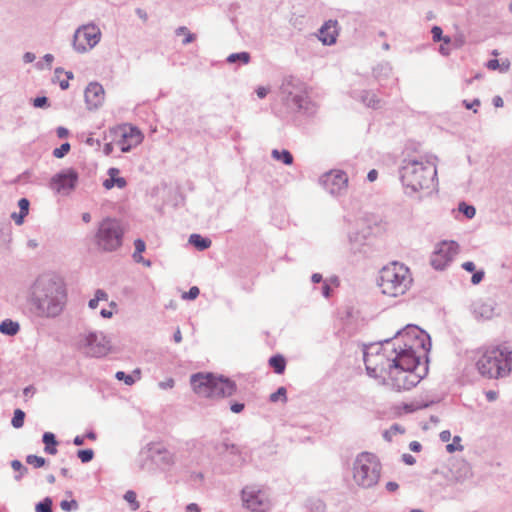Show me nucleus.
Returning <instances> with one entry per match:
<instances>
[{
  "label": "nucleus",
  "mask_w": 512,
  "mask_h": 512,
  "mask_svg": "<svg viewBox=\"0 0 512 512\" xmlns=\"http://www.w3.org/2000/svg\"><path fill=\"white\" fill-rule=\"evenodd\" d=\"M432 38L435 42L443 41L445 45L450 43V38L442 36V29L439 26H434L431 30Z\"/></svg>",
  "instance_id": "obj_31"
},
{
  "label": "nucleus",
  "mask_w": 512,
  "mask_h": 512,
  "mask_svg": "<svg viewBox=\"0 0 512 512\" xmlns=\"http://www.w3.org/2000/svg\"><path fill=\"white\" fill-rule=\"evenodd\" d=\"M18 330H19L18 323L14 322L10 319H6L0 324V331L3 334L12 336V335H15L18 332Z\"/></svg>",
  "instance_id": "obj_25"
},
{
  "label": "nucleus",
  "mask_w": 512,
  "mask_h": 512,
  "mask_svg": "<svg viewBox=\"0 0 512 512\" xmlns=\"http://www.w3.org/2000/svg\"><path fill=\"white\" fill-rule=\"evenodd\" d=\"M115 376L118 380H123L127 385H132L136 381L132 375H126L123 371H118Z\"/></svg>",
  "instance_id": "obj_43"
},
{
  "label": "nucleus",
  "mask_w": 512,
  "mask_h": 512,
  "mask_svg": "<svg viewBox=\"0 0 512 512\" xmlns=\"http://www.w3.org/2000/svg\"><path fill=\"white\" fill-rule=\"evenodd\" d=\"M363 102L368 107L377 108L379 107L380 100L377 98V96L374 93L366 92L365 95L362 97Z\"/></svg>",
  "instance_id": "obj_30"
},
{
  "label": "nucleus",
  "mask_w": 512,
  "mask_h": 512,
  "mask_svg": "<svg viewBox=\"0 0 512 512\" xmlns=\"http://www.w3.org/2000/svg\"><path fill=\"white\" fill-rule=\"evenodd\" d=\"M11 467L14 471L20 472V475L17 477V479H20L27 472V468L24 467L19 460H13L11 462Z\"/></svg>",
  "instance_id": "obj_44"
},
{
  "label": "nucleus",
  "mask_w": 512,
  "mask_h": 512,
  "mask_svg": "<svg viewBox=\"0 0 512 512\" xmlns=\"http://www.w3.org/2000/svg\"><path fill=\"white\" fill-rule=\"evenodd\" d=\"M227 61L229 63H235L241 61L243 64H247L250 61V55L247 52L234 53L228 56Z\"/></svg>",
  "instance_id": "obj_28"
},
{
  "label": "nucleus",
  "mask_w": 512,
  "mask_h": 512,
  "mask_svg": "<svg viewBox=\"0 0 512 512\" xmlns=\"http://www.w3.org/2000/svg\"><path fill=\"white\" fill-rule=\"evenodd\" d=\"M26 462L32 465L34 468H41L45 465L46 460L45 458L37 455H28L26 457Z\"/></svg>",
  "instance_id": "obj_33"
},
{
  "label": "nucleus",
  "mask_w": 512,
  "mask_h": 512,
  "mask_svg": "<svg viewBox=\"0 0 512 512\" xmlns=\"http://www.w3.org/2000/svg\"><path fill=\"white\" fill-rule=\"evenodd\" d=\"M269 365L277 374H282L286 368V360L282 355H275L269 359Z\"/></svg>",
  "instance_id": "obj_23"
},
{
  "label": "nucleus",
  "mask_w": 512,
  "mask_h": 512,
  "mask_svg": "<svg viewBox=\"0 0 512 512\" xmlns=\"http://www.w3.org/2000/svg\"><path fill=\"white\" fill-rule=\"evenodd\" d=\"M176 34L178 36H183L184 39L182 41L183 44H189L191 42H193L195 40V35L192 34L188 28L182 26V27H179L177 30H176Z\"/></svg>",
  "instance_id": "obj_27"
},
{
  "label": "nucleus",
  "mask_w": 512,
  "mask_h": 512,
  "mask_svg": "<svg viewBox=\"0 0 512 512\" xmlns=\"http://www.w3.org/2000/svg\"><path fill=\"white\" fill-rule=\"evenodd\" d=\"M486 66L489 70L500 69L501 71H507L509 68V62L503 63L501 66L497 59H492L487 62Z\"/></svg>",
  "instance_id": "obj_35"
},
{
  "label": "nucleus",
  "mask_w": 512,
  "mask_h": 512,
  "mask_svg": "<svg viewBox=\"0 0 512 512\" xmlns=\"http://www.w3.org/2000/svg\"><path fill=\"white\" fill-rule=\"evenodd\" d=\"M282 399L284 402L287 400L286 397V389L284 387L278 388V390L275 393H272L270 395L271 402H277L279 399Z\"/></svg>",
  "instance_id": "obj_41"
},
{
  "label": "nucleus",
  "mask_w": 512,
  "mask_h": 512,
  "mask_svg": "<svg viewBox=\"0 0 512 512\" xmlns=\"http://www.w3.org/2000/svg\"><path fill=\"white\" fill-rule=\"evenodd\" d=\"M435 175V167L430 162L423 160H407L401 170L403 185L414 192L429 188Z\"/></svg>",
  "instance_id": "obj_5"
},
{
  "label": "nucleus",
  "mask_w": 512,
  "mask_h": 512,
  "mask_svg": "<svg viewBox=\"0 0 512 512\" xmlns=\"http://www.w3.org/2000/svg\"><path fill=\"white\" fill-rule=\"evenodd\" d=\"M124 231L120 223L114 219H104L98 229L96 241L105 251H113L122 245Z\"/></svg>",
  "instance_id": "obj_8"
},
{
  "label": "nucleus",
  "mask_w": 512,
  "mask_h": 512,
  "mask_svg": "<svg viewBox=\"0 0 512 512\" xmlns=\"http://www.w3.org/2000/svg\"><path fill=\"white\" fill-rule=\"evenodd\" d=\"M486 397H487V399H488L489 401H494V400H496V398H497V392H495V391H488V392L486 393Z\"/></svg>",
  "instance_id": "obj_61"
},
{
  "label": "nucleus",
  "mask_w": 512,
  "mask_h": 512,
  "mask_svg": "<svg viewBox=\"0 0 512 512\" xmlns=\"http://www.w3.org/2000/svg\"><path fill=\"white\" fill-rule=\"evenodd\" d=\"M462 268L465 269L468 272H474L475 271V265L471 261L464 262L462 264Z\"/></svg>",
  "instance_id": "obj_51"
},
{
  "label": "nucleus",
  "mask_w": 512,
  "mask_h": 512,
  "mask_svg": "<svg viewBox=\"0 0 512 512\" xmlns=\"http://www.w3.org/2000/svg\"><path fill=\"white\" fill-rule=\"evenodd\" d=\"M459 211L462 212L467 218L471 219L475 216L476 210L473 206L464 202L459 204Z\"/></svg>",
  "instance_id": "obj_36"
},
{
  "label": "nucleus",
  "mask_w": 512,
  "mask_h": 512,
  "mask_svg": "<svg viewBox=\"0 0 512 512\" xmlns=\"http://www.w3.org/2000/svg\"><path fill=\"white\" fill-rule=\"evenodd\" d=\"M426 336L411 329L391 341L370 348L364 354L368 374L395 391L410 390L423 378L426 368L421 357L428 351Z\"/></svg>",
  "instance_id": "obj_1"
},
{
  "label": "nucleus",
  "mask_w": 512,
  "mask_h": 512,
  "mask_svg": "<svg viewBox=\"0 0 512 512\" xmlns=\"http://www.w3.org/2000/svg\"><path fill=\"white\" fill-rule=\"evenodd\" d=\"M474 314L479 319L489 320L494 317L495 310L491 304L479 302L474 306Z\"/></svg>",
  "instance_id": "obj_18"
},
{
  "label": "nucleus",
  "mask_w": 512,
  "mask_h": 512,
  "mask_svg": "<svg viewBox=\"0 0 512 512\" xmlns=\"http://www.w3.org/2000/svg\"><path fill=\"white\" fill-rule=\"evenodd\" d=\"M47 98L46 97H37L34 99V106L37 108H42L47 105Z\"/></svg>",
  "instance_id": "obj_47"
},
{
  "label": "nucleus",
  "mask_w": 512,
  "mask_h": 512,
  "mask_svg": "<svg viewBox=\"0 0 512 512\" xmlns=\"http://www.w3.org/2000/svg\"><path fill=\"white\" fill-rule=\"evenodd\" d=\"M159 386L162 389L172 388L174 386V380L172 378H169V379H167V380H165L163 382H160Z\"/></svg>",
  "instance_id": "obj_48"
},
{
  "label": "nucleus",
  "mask_w": 512,
  "mask_h": 512,
  "mask_svg": "<svg viewBox=\"0 0 512 512\" xmlns=\"http://www.w3.org/2000/svg\"><path fill=\"white\" fill-rule=\"evenodd\" d=\"M381 465L377 457L371 453L363 452L355 460L353 478L364 488L376 485L380 478Z\"/></svg>",
  "instance_id": "obj_7"
},
{
  "label": "nucleus",
  "mask_w": 512,
  "mask_h": 512,
  "mask_svg": "<svg viewBox=\"0 0 512 512\" xmlns=\"http://www.w3.org/2000/svg\"><path fill=\"white\" fill-rule=\"evenodd\" d=\"M338 36L337 22L329 20L319 30V40L325 45H332Z\"/></svg>",
  "instance_id": "obj_16"
},
{
  "label": "nucleus",
  "mask_w": 512,
  "mask_h": 512,
  "mask_svg": "<svg viewBox=\"0 0 512 512\" xmlns=\"http://www.w3.org/2000/svg\"><path fill=\"white\" fill-rule=\"evenodd\" d=\"M34 392H35V389H34V387H32V386H28V387H26V388L23 390V393H24V395H25L26 397H29V396L33 395V394H34Z\"/></svg>",
  "instance_id": "obj_60"
},
{
  "label": "nucleus",
  "mask_w": 512,
  "mask_h": 512,
  "mask_svg": "<svg viewBox=\"0 0 512 512\" xmlns=\"http://www.w3.org/2000/svg\"><path fill=\"white\" fill-rule=\"evenodd\" d=\"M272 156L273 158H275L276 160H281L283 161L286 165H290L292 164L293 162V156L292 154L287 151V150H283V151H278V150H273L272 151Z\"/></svg>",
  "instance_id": "obj_26"
},
{
  "label": "nucleus",
  "mask_w": 512,
  "mask_h": 512,
  "mask_svg": "<svg viewBox=\"0 0 512 512\" xmlns=\"http://www.w3.org/2000/svg\"><path fill=\"white\" fill-rule=\"evenodd\" d=\"M33 300L40 313L47 317L57 316L63 309L67 293L61 279L43 276L33 286Z\"/></svg>",
  "instance_id": "obj_2"
},
{
  "label": "nucleus",
  "mask_w": 512,
  "mask_h": 512,
  "mask_svg": "<svg viewBox=\"0 0 512 512\" xmlns=\"http://www.w3.org/2000/svg\"><path fill=\"white\" fill-rule=\"evenodd\" d=\"M440 439L443 441V442H449L450 439H451V433L450 431L448 430H444L440 433Z\"/></svg>",
  "instance_id": "obj_52"
},
{
  "label": "nucleus",
  "mask_w": 512,
  "mask_h": 512,
  "mask_svg": "<svg viewBox=\"0 0 512 512\" xmlns=\"http://www.w3.org/2000/svg\"><path fill=\"white\" fill-rule=\"evenodd\" d=\"M377 177H378V172L375 169L370 170L367 175V178L370 182L375 181L377 179Z\"/></svg>",
  "instance_id": "obj_56"
},
{
  "label": "nucleus",
  "mask_w": 512,
  "mask_h": 512,
  "mask_svg": "<svg viewBox=\"0 0 512 512\" xmlns=\"http://www.w3.org/2000/svg\"><path fill=\"white\" fill-rule=\"evenodd\" d=\"M95 298H97L99 301H107L108 295L103 290H97L95 294Z\"/></svg>",
  "instance_id": "obj_49"
},
{
  "label": "nucleus",
  "mask_w": 512,
  "mask_h": 512,
  "mask_svg": "<svg viewBox=\"0 0 512 512\" xmlns=\"http://www.w3.org/2000/svg\"><path fill=\"white\" fill-rule=\"evenodd\" d=\"M189 242L199 250H204L211 246V240L203 238L199 234H192L189 238Z\"/></svg>",
  "instance_id": "obj_24"
},
{
  "label": "nucleus",
  "mask_w": 512,
  "mask_h": 512,
  "mask_svg": "<svg viewBox=\"0 0 512 512\" xmlns=\"http://www.w3.org/2000/svg\"><path fill=\"white\" fill-rule=\"evenodd\" d=\"M244 409V404L234 403L231 405V411L234 413H240Z\"/></svg>",
  "instance_id": "obj_53"
},
{
  "label": "nucleus",
  "mask_w": 512,
  "mask_h": 512,
  "mask_svg": "<svg viewBox=\"0 0 512 512\" xmlns=\"http://www.w3.org/2000/svg\"><path fill=\"white\" fill-rule=\"evenodd\" d=\"M112 133L115 137V144L121 149L122 152L129 151L132 147L137 146L143 140V135L139 129L131 125H121Z\"/></svg>",
  "instance_id": "obj_9"
},
{
  "label": "nucleus",
  "mask_w": 512,
  "mask_h": 512,
  "mask_svg": "<svg viewBox=\"0 0 512 512\" xmlns=\"http://www.w3.org/2000/svg\"><path fill=\"white\" fill-rule=\"evenodd\" d=\"M25 413L21 409H16L11 421L14 428H21L24 425Z\"/></svg>",
  "instance_id": "obj_29"
},
{
  "label": "nucleus",
  "mask_w": 512,
  "mask_h": 512,
  "mask_svg": "<svg viewBox=\"0 0 512 512\" xmlns=\"http://www.w3.org/2000/svg\"><path fill=\"white\" fill-rule=\"evenodd\" d=\"M134 246H135V251L133 253V258L134 260L137 262V263H142L144 264L145 266L147 267H150L151 266V262L149 260H145L143 257H142V253L145 251L146 249V245H145V242L141 239H136L134 241Z\"/></svg>",
  "instance_id": "obj_19"
},
{
  "label": "nucleus",
  "mask_w": 512,
  "mask_h": 512,
  "mask_svg": "<svg viewBox=\"0 0 512 512\" xmlns=\"http://www.w3.org/2000/svg\"><path fill=\"white\" fill-rule=\"evenodd\" d=\"M409 448L410 450H412L413 452H419L422 448L421 444L417 441H412L410 444H409Z\"/></svg>",
  "instance_id": "obj_54"
},
{
  "label": "nucleus",
  "mask_w": 512,
  "mask_h": 512,
  "mask_svg": "<svg viewBox=\"0 0 512 512\" xmlns=\"http://www.w3.org/2000/svg\"><path fill=\"white\" fill-rule=\"evenodd\" d=\"M109 178L103 182V186L110 190L114 186L122 189L126 186V180L119 176V170L117 168H110L108 171Z\"/></svg>",
  "instance_id": "obj_17"
},
{
  "label": "nucleus",
  "mask_w": 512,
  "mask_h": 512,
  "mask_svg": "<svg viewBox=\"0 0 512 512\" xmlns=\"http://www.w3.org/2000/svg\"><path fill=\"white\" fill-rule=\"evenodd\" d=\"M174 341L176 343H180L182 341V335H181L180 329H177L176 332L174 333Z\"/></svg>",
  "instance_id": "obj_64"
},
{
  "label": "nucleus",
  "mask_w": 512,
  "mask_h": 512,
  "mask_svg": "<svg viewBox=\"0 0 512 512\" xmlns=\"http://www.w3.org/2000/svg\"><path fill=\"white\" fill-rule=\"evenodd\" d=\"M18 205H19V208H20V213L19 214H16V213H13L11 215L12 219L15 221V223L17 225H22L23 222H24V217L28 214L29 212V201L28 199L26 198H21L18 202Z\"/></svg>",
  "instance_id": "obj_20"
},
{
  "label": "nucleus",
  "mask_w": 512,
  "mask_h": 512,
  "mask_svg": "<svg viewBox=\"0 0 512 512\" xmlns=\"http://www.w3.org/2000/svg\"><path fill=\"white\" fill-rule=\"evenodd\" d=\"M69 150H70V144L69 143H64L59 148H56L53 151V155L56 158H62V157H64L69 152Z\"/></svg>",
  "instance_id": "obj_42"
},
{
  "label": "nucleus",
  "mask_w": 512,
  "mask_h": 512,
  "mask_svg": "<svg viewBox=\"0 0 512 512\" xmlns=\"http://www.w3.org/2000/svg\"><path fill=\"white\" fill-rule=\"evenodd\" d=\"M60 507L64 511H71L73 509H77L78 504L75 500H71V501L63 500L60 503Z\"/></svg>",
  "instance_id": "obj_45"
},
{
  "label": "nucleus",
  "mask_w": 512,
  "mask_h": 512,
  "mask_svg": "<svg viewBox=\"0 0 512 512\" xmlns=\"http://www.w3.org/2000/svg\"><path fill=\"white\" fill-rule=\"evenodd\" d=\"M187 511H188V512H200V509H199V507H198V505H197V504H195V503H191V504H189V505L187 506Z\"/></svg>",
  "instance_id": "obj_59"
},
{
  "label": "nucleus",
  "mask_w": 512,
  "mask_h": 512,
  "mask_svg": "<svg viewBox=\"0 0 512 512\" xmlns=\"http://www.w3.org/2000/svg\"><path fill=\"white\" fill-rule=\"evenodd\" d=\"M413 282L410 268L403 263L394 261L380 270L377 285L382 294L388 297H399L410 290Z\"/></svg>",
  "instance_id": "obj_3"
},
{
  "label": "nucleus",
  "mask_w": 512,
  "mask_h": 512,
  "mask_svg": "<svg viewBox=\"0 0 512 512\" xmlns=\"http://www.w3.org/2000/svg\"><path fill=\"white\" fill-rule=\"evenodd\" d=\"M96 335L94 334H91L87 337V344L89 346V351L88 353L93 355V356H100L101 354H103L105 351L104 349H99V350H96L94 347H93V342L96 340Z\"/></svg>",
  "instance_id": "obj_34"
},
{
  "label": "nucleus",
  "mask_w": 512,
  "mask_h": 512,
  "mask_svg": "<svg viewBox=\"0 0 512 512\" xmlns=\"http://www.w3.org/2000/svg\"><path fill=\"white\" fill-rule=\"evenodd\" d=\"M23 59L26 63H31L35 60V55L31 52H27L24 54Z\"/></svg>",
  "instance_id": "obj_57"
},
{
  "label": "nucleus",
  "mask_w": 512,
  "mask_h": 512,
  "mask_svg": "<svg viewBox=\"0 0 512 512\" xmlns=\"http://www.w3.org/2000/svg\"><path fill=\"white\" fill-rule=\"evenodd\" d=\"M100 30L95 25H85L74 35V47L79 52L93 48L100 40Z\"/></svg>",
  "instance_id": "obj_10"
},
{
  "label": "nucleus",
  "mask_w": 512,
  "mask_h": 512,
  "mask_svg": "<svg viewBox=\"0 0 512 512\" xmlns=\"http://www.w3.org/2000/svg\"><path fill=\"white\" fill-rule=\"evenodd\" d=\"M98 304H99V300L95 297L89 301V307L91 309H96L98 307Z\"/></svg>",
  "instance_id": "obj_63"
},
{
  "label": "nucleus",
  "mask_w": 512,
  "mask_h": 512,
  "mask_svg": "<svg viewBox=\"0 0 512 512\" xmlns=\"http://www.w3.org/2000/svg\"><path fill=\"white\" fill-rule=\"evenodd\" d=\"M100 314L104 317V318H111L112 315H113V311L112 310H106V309H102Z\"/></svg>",
  "instance_id": "obj_62"
},
{
  "label": "nucleus",
  "mask_w": 512,
  "mask_h": 512,
  "mask_svg": "<svg viewBox=\"0 0 512 512\" xmlns=\"http://www.w3.org/2000/svg\"><path fill=\"white\" fill-rule=\"evenodd\" d=\"M461 438L459 436H455L453 438V442L446 446V449L449 453H453L455 451H461L463 449L460 444Z\"/></svg>",
  "instance_id": "obj_39"
},
{
  "label": "nucleus",
  "mask_w": 512,
  "mask_h": 512,
  "mask_svg": "<svg viewBox=\"0 0 512 512\" xmlns=\"http://www.w3.org/2000/svg\"><path fill=\"white\" fill-rule=\"evenodd\" d=\"M72 78L73 74L71 72H64L60 68L55 70V80L59 83L62 90H66L69 87V80Z\"/></svg>",
  "instance_id": "obj_22"
},
{
  "label": "nucleus",
  "mask_w": 512,
  "mask_h": 512,
  "mask_svg": "<svg viewBox=\"0 0 512 512\" xmlns=\"http://www.w3.org/2000/svg\"><path fill=\"white\" fill-rule=\"evenodd\" d=\"M44 451L48 454L55 455L57 453V441L55 435L51 432H45L43 435Z\"/></svg>",
  "instance_id": "obj_21"
},
{
  "label": "nucleus",
  "mask_w": 512,
  "mask_h": 512,
  "mask_svg": "<svg viewBox=\"0 0 512 512\" xmlns=\"http://www.w3.org/2000/svg\"><path fill=\"white\" fill-rule=\"evenodd\" d=\"M256 93L259 98H264L268 94V89L265 87H258Z\"/></svg>",
  "instance_id": "obj_55"
},
{
  "label": "nucleus",
  "mask_w": 512,
  "mask_h": 512,
  "mask_svg": "<svg viewBox=\"0 0 512 512\" xmlns=\"http://www.w3.org/2000/svg\"><path fill=\"white\" fill-rule=\"evenodd\" d=\"M200 290L197 286H193L189 289L188 292H184L182 294V299L184 300H194L199 296Z\"/></svg>",
  "instance_id": "obj_40"
},
{
  "label": "nucleus",
  "mask_w": 512,
  "mask_h": 512,
  "mask_svg": "<svg viewBox=\"0 0 512 512\" xmlns=\"http://www.w3.org/2000/svg\"><path fill=\"white\" fill-rule=\"evenodd\" d=\"M105 98L103 87L99 83H90L85 90V100L89 108H98Z\"/></svg>",
  "instance_id": "obj_15"
},
{
  "label": "nucleus",
  "mask_w": 512,
  "mask_h": 512,
  "mask_svg": "<svg viewBox=\"0 0 512 512\" xmlns=\"http://www.w3.org/2000/svg\"><path fill=\"white\" fill-rule=\"evenodd\" d=\"M124 499L130 504L132 510H138L140 505L137 501L136 493L132 490H129L125 493Z\"/></svg>",
  "instance_id": "obj_32"
},
{
  "label": "nucleus",
  "mask_w": 512,
  "mask_h": 512,
  "mask_svg": "<svg viewBox=\"0 0 512 512\" xmlns=\"http://www.w3.org/2000/svg\"><path fill=\"white\" fill-rule=\"evenodd\" d=\"M458 250L459 246L456 242L442 241L436 246L431 256V265L435 269H444L458 253Z\"/></svg>",
  "instance_id": "obj_11"
},
{
  "label": "nucleus",
  "mask_w": 512,
  "mask_h": 512,
  "mask_svg": "<svg viewBox=\"0 0 512 512\" xmlns=\"http://www.w3.org/2000/svg\"><path fill=\"white\" fill-rule=\"evenodd\" d=\"M398 484L396 482H388L386 484V489L389 491V492H394L398 489Z\"/></svg>",
  "instance_id": "obj_58"
},
{
  "label": "nucleus",
  "mask_w": 512,
  "mask_h": 512,
  "mask_svg": "<svg viewBox=\"0 0 512 512\" xmlns=\"http://www.w3.org/2000/svg\"><path fill=\"white\" fill-rule=\"evenodd\" d=\"M476 367L485 378L506 377L512 372V351L502 346L488 347L478 358Z\"/></svg>",
  "instance_id": "obj_4"
},
{
  "label": "nucleus",
  "mask_w": 512,
  "mask_h": 512,
  "mask_svg": "<svg viewBox=\"0 0 512 512\" xmlns=\"http://www.w3.org/2000/svg\"><path fill=\"white\" fill-rule=\"evenodd\" d=\"M402 460L407 464V465H413L415 463V458L410 455V454H403L402 456Z\"/></svg>",
  "instance_id": "obj_50"
},
{
  "label": "nucleus",
  "mask_w": 512,
  "mask_h": 512,
  "mask_svg": "<svg viewBox=\"0 0 512 512\" xmlns=\"http://www.w3.org/2000/svg\"><path fill=\"white\" fill-rule=\"evenodd\" d=\"M483 277H484V272L477 271L472 275L471 282L475 285L479 284L482 281Z\"/></svg>",
  "instance_id": "obj_46"
},
{
  "label": "nucleus",
  "mask_w": 512,
  "mask_h": 512,
  "mask_svg": "<svg viewBox=\"0 0 512 512\" xmlns=\"http://www.w3.org/2000/svg\"><path fill=\"white\" fill-rule=\"evenodd\" d=\"M323 187L332 195H339L348 187V176L342 170H331L321 178Z\"/></svg>",
  "instance_id": "obj_13"
},
{
  "label": "nucleus",
  "mask_w": 512,
  "mask_h": 512,
  "mask_svg": "<svg viewBox=\"0 0 512 512\" xmlns=\"http://www.w3.org/2000/svg\"><path fill=\"white\" fill-rule=\"evenodd\" d=\"M36 512H52V501L49 498L44 499L36 505Z\"/></svg>",
  "instance_id": "obj_37"
},
{
  "label": "nucleus",
  "mask_w": 512,
  "mask_h": 512,
  "mask_svg": "<svg viewBox=\"0 0 512 512\" xmlns=\"http://www.w3.org/2000/svg\"><path fill=\"white\" fill-rule=\"evenodd\" d=\"M191 384L195 393L205 398L229 397L236 392L233 381L212 374H195L191 377Z\"/></svg>",
  "instance_id": "obj_6"
},
{
  "label": "nucleus",
  "mask_w": 512,
  "mask_h": 512,
  "mask_svg": "<svg viewBox=\"0 0 512 512\" xmlns=\"http://www.w3.org/2000/svg\"><path fill=\"white\" fill-rule=\"evenodd\" d=\"M242 500L245 507L254 512H267L271 506L268 496L262 490L252 487L242 491Z\"/></svg>",
  "instance_id": "obj_12"
},
{
  "label": "nucleus",
  "mask_w": 512,
  "mask_h": 512,
  "mask_svg": "<svg viewBox=\"0 0 512 512\" xmlns=\"http://www.w3.org/2000/svg\"><path fill=\"white\" fill-rule=\"evenodd\" d=\"M77 455L83 463H87L93 459L94 452L92 449L79 450Z\"/></svg>",
  "instance_id": "obj_38"
},
{
  "label": "nucleus",
  "mask_w": 512,
  "mask_h": 512,
  "mask_svg": "<svg viewBox=\"0 0 512 512\" xmlns=\"http://www.w3.org/2000/svg\"><path fill=\"white\" fill-rule=\"evenodd\" d=\"M78 174L73 169H67L56 174L51 180V188L57 193L69 194L76 186Z\"/></svg>",
  "instance_id": "obj_14"
}]
</instances>
